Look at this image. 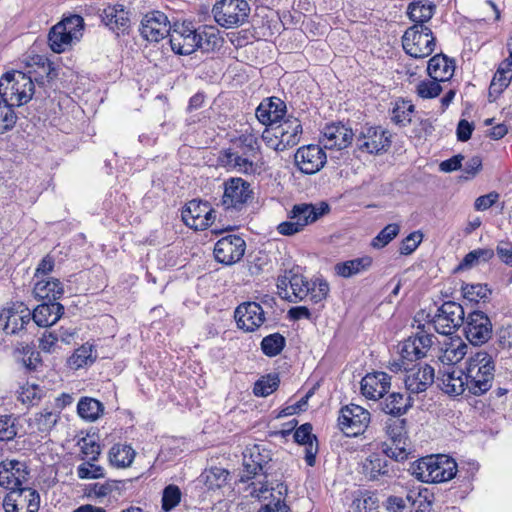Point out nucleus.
Returning a JSON list of instances; mask_svg holds the SVG:
<instances>
[{
  "label": "nucleus",
  "mask_w": 512,
  "mask_h": 512,
  "mask_svg": "<svg viewBox=\"0 0 512 512\" xmlns=\"http://www.w3.org/2000/svg\"><path fill=\"white\" fill-rule=\"evenodd\" d=\"M457 472L456 462L444 455L421 458L412 466V474L426 483L451 480Z\"/></svg>",
  "instance_id": "20e7f679"
},
{
  "label": "nucleus",
  "mask_w": 512,
  "mask_h": 512,
  "mask_svg": "<svg viewBox=\"0 0 512 512\" xmlns=\"http://www.w3.org/2000/svg\"><path fill=\"white\" fill-rule=\"evenodd\" d=\"M35 85L30 76L17 70L6 72L0 78V98L3 103L21 106L34 94Z\"/></svg>",
  "instance_id": "7ed1b4c3"
},
{
  "label": "nucleus",
  "mask_w": 512,
  "mask_h": 512,
  "mask_svg": "<svg viewBox=\"0 0 512 512\" xmlns=\"http://www.w3.org/2000/svg\"><path fill=\"white\" fill-rule=\"evenodd\" d=\"M234 317L239 329L245 332H254L265 322V312L262 306L256 302H244L234 312Z\"/></svg>",
  "instance_id": "412c9836"
},
{
  "label": "nucleus",
  "mask_w": 512,
  "mask_h": 512,
  "mask_svg": "<svg viewBox=\"0 0 512 512\" xmlns=\"http://www.w3.org/2000/svg\"><path fill=\"white\" fill-rule=\"evenodd\" d=\"M388 441L380 444V450L390 459L396 462L407 460L410 454L408 450V438L405 419H394L386 427Z\"/></svg>",
  "instance_id": "6e6552de"
},
{
  "label": "nucleus",
  "mask_w": 512,
  "mask_h": 512,
  "mask_svg": "<svg viewBox=\"0 0 512 512\" xmlns=\"http://www.w3.org/2000/svg\"><path fill=\"white\" fill-rule=\"evenodd\" d=\"M463 307L454 301L444 302L437 310L431 322L437 333L449 336L464 324Z\"/></svg>",
  "instance_id": "9b49d317"
},
{
  "label": "nucleus",
  "mask_w": 512,
  "mask_h": 512,
  "mask_svg": "<svg viewBox=\"0 0 512 512\" xmlns=\"http://www.w3.org/2000/svg\"><path fill=\"white\" fill-rule=\"evenodd\" d=\"M75 41L66 32L65 25L59 22L49 31L48 43L51 50L55 53H62L68 49Z\"/></svg>",
  "instance_id": "f704fd0d"
},
{
  "label": "nucleus",
  "mask_w": 512,
  "mask_h": 512,
  "mask_svg": "<svg viewBox=\"0 0 512 512\" xmlns=\"http://www.w3.org/2000/svg\"><path fill=\"white\" fill-rule=\"evenodd\" d=\"M391 386V377L385 372L369 373L361 380L362 394L372 400L384 397Z\"/></svg>",
  "instance_id": "393cba45"
},
{
  "label": "nucleus",
  "mask_w": 512,
  "mask_h": 512,
  "mask_svg": "<svg viewBox=\"0 0 512 512\" xmlns=\"http://www.w3.org/2000/svg\"><path fill=\"white\" fill-rule=\"evenodd\" d=\"M294 160L302 173L315 174L324 167L327 156L319 145L310 144L298 148Z\"/></svg>",
  "instance_id": "a211bd4d"
},
{
  "label": "nucleus",
  "mask_w": 512,
  "mask_h": 512,
  "mask_svg": "<svg viewBox=\"0 0 512 512\" xmlns=\"http://www.w3.org/2000/svg\"><path fill=\"white\" fill-rule=\"evenodd\" d=\"M197 49L210 51L219 46L221 37L219 30L213 26H202L196 29Z\"/></svg>",
  "instance_id": "e433bc0d"
},
{
  "label": "nucleus",
  "mask_w": 512,
  "mask_h": 512,
  "mask_svg": "<svg viewBox=\"0 0 512 512\" xmlns=\"http://www.w3.org/2000/svg\"><path fill=\"white\" fill-rule=\"evenodd\" d=\"M103 404L90 397H82L77 405V411L81 418L88 421L97 420L103 413Z\"/></svg>",
  "instance_id": "58836bf2"
},
{
  "label": "nucleus",
  "mask_w": 512,
  "mask_h": 512,
  "mask_svg": "<svg viewBox=\"0 0 512 512\" xmlns=\"http://www.w3.org/2000/svg\"><path fill=\"white\" fill-rule=\"evenodd\" d=\"M390 135L380 127H365L357 138V147L368 153H380L390 146Z\"/></svg>",
  "instance_id": "4be33fe9"
},
{
  "label": "nucleus",
  "mask_w": 512,
  "mask_h": 512,
  "mask_svg": "<svg viewBox=\"0 0 512 512\" xmlns=\"http://www.w3.org/2000/svg\"><path fill=\"white\" fill-rule=\"evenodd\" d=\"M0 320H5V324L3 325V331L8 335L16 334L23 329L19 325L21 317L18 308L3 309L0 314Z\"/></svg>",
  "instance_id": "a18cd8bd"
},
{
  "label": "nucleus",
  "mask_w": 512,
  "mask_h": 512,
  "mask_svg": "<svg viewBox=\"0 0 512 512\" xmlns=\"http://www.w3.org/2000/svg\"><path fill=\"white\" fill-rule=\"evenodd\" d=\"M286 345L285 337L280 333H273L261 341V350L268 357L279 355Z\"/></svg>",
  "instance_id": "c03bdc74"
},
{
  "label": "nucleus",
  "mask_w": 512,
  "mask_h": 512,
  "mask_svg": "<svg viewBox=\"0 0 512 512\" xmlns=\"http://www.w3.org/2000/svg\"><path fill=\"white\" fill-rule=\"evenodd\" d=\"M370 413L359 405L350 404L340 410L338 425L347 436H357L365 431Z\"/></svg>",
  "instance_id": "ddd939ff"
},
{
  "label": "nucleus",
  "mask_w": 512,
  "mask_h": 512,
  "mask_svg": "<svg viewBox=\"0 0 512 512\" xmlns=\"http://www.w3.org/2000/svg\"><path fill=\"white\" fill-rule=\"evenodd\" d=\"M171 49L179 55H190L197 50L196 29L191 22L174 24L169 33Z\"/></svg>",
  "instance_id": "dca6fc26"
},
{
  "label": "nucleus",
  "mask_w": 512,
  "mask_h": 512,
  "mask_svg": "<svg viewBox=\"0 0 512 512\" xmlns=\"http://www.w3.org/2000/svg\"><path fill=\"white\" fill-rule=\"evenodd\" d=\"M65 25L66 32L74 41H79L84 28V20L79 15H71L59 22Z\"/></svg>",
  "instance_id": "bf43d9fd"
},
{
  "label": "nucleus",
  "mask_w": 512,
  "mask_h": 512,
  "mask_svg": "<svg viewBox=\"0 0 512 512\" xmlns=\"http://www.w3.org/2000/svg\"><path fill=\"white\" fill-rule=\"evenodd\" d=\"M433 494L428 489H419L418 498L414 501L412 511L427 512L432 505Z\"/></svg>",
  "instance_id": "69168bd1"
},
{
  "label": "nucleus",
  "mask_w": 512,
  "mask_h": 512,
  "mask_svg": "<svg viewBox=\"0 0 512 512\" xmlns=\"http://www.w3.org/2000/svg\"><path fill=\"white\" fill-rule=\"evenodd\" d=\"M462 292L464 298L474 302L486 301L491 294V290L483 284H466L462 286Z\"/></svg>",
  "instance_id": "8fccbe9b"
},
{
  "label": "nucleus",
  "mask_w": 512,
  "mask_h": 512,
  "mask_svg": "<svg viewBox=\"0 0 512 512\" xmlns=\"http://www.w3.org/2000/svg\"><path fill=\"white\" fill-rule=\"evenodd\" d=\"M372 258L363 256L348 261L337 263L334 266L335 273L343 278H350L364 271H367L372 266Z\"/></svg>",
  "instance_id": "72a5a7b5"
},
{
  "label": "nucleus",
  "mask_w": 512,
  "mask_h": 512,
  "mask_svg": "<svg viewBox=\"0 0 512 512\" xmlns=\"http://www.w3.org/2000/svg\"><path fill=\"white\" fill-rule=\"evenodd\" d=\"M41 389L36 385H27L22 387L18 399L23 404L34 405L41 399Z\"/></svg>",
  "instance_id": "0e129e2a"
},
{
  "label": "nucleus",
  "mask_w": 512,
  "mask_h": 512,
  "mask_svg": "<svg viewBox=\"0 0 512 512\" xmlns=\"http://www.w3.org/2000/svg\"><path fill=\"white\" fill-rule=\"evenodd\" d=\"M400 231V226L396 223H391L385 226L378 235L372 240L374 248H383L389 244Z\"/></svg>",
  "instance_id": "603ef678"
},
{
  "label": "nucleus",
  "mask_w": 512,
  "mask_h": 512,
  "mask_svg": "<svg viewBox=\"0 0 512 512\" xmlns=\"http://www.w3.org/2000/svg\"><path fill=\"white\" fill-rule=\"evenodd\" d=\"M58 421V414L44 409L43 411L35 414L33 423L37 430L42 433H47L52 430Z\"/></svg>",
  "instance_id": "09e8293b"
},
{
  "label": "nucleus",
  "mask_w": 512,
  "mask_h": 512,
  "mask_svg": "<svg viewBox=\"0 0 512 512\" xmlns=\"http://www.w3.org/2000/svg\"><path fill=\"white\" fill-rule=\"evenodd\" d=\"M329 211L330 207L325 202L295 204L287 214L288 220L280 223L277 231L284 236H293L302 232L306 226L318 221Z\"/></svg>",
  "instance_id": "f03ea898"
},
{
  "label": "nucleus",
  "mask_w": 512,
  "mask_h": 512,
  "mask_svg": "<svg viewBox=\"0 0 512 512\" xmlns=\"http://www.w3.org/2000/svg\"><path fill=\"white\" fill-rule=\"evenodd\" d=\"M434 9L431 3L417 1L409 4L407 14L415 24L425 25L433 17Z\"/></svg>",
  "instance_id": "4c0bfd02"
},
{
  "label": "nucleus",
  "mask_w": 512,
  "mask_h": 512,
  "mask_svg": "<svg viewBox=\"0 0 512 512\" xmlns=\"http://www.w3.org/2000/svg\"><path fill=\"white\" fill-rule=\"evenodd\" d=\"M495 373V362L488 352L479 351L469 357L465 367V384L468 392L480 396L492 387Z\"/></svg>",
  "instance_id": "f257e3e1"
},
{
  "label": "nucleus",
  "mask_w": 512,
  "mask_h": 512,
  "mask_svg": "<svg viewBox=\"0 0 512 512\" xmlns=\"http://www.w3.org/2000/svg\"><path fill=\"white\" fill-rule=\"evenodd\" d=\"M303 133L301 122L293 116L284 117L263 134V139L276 151H284L300 142Z\"/></svg>",
  "instance_id": "423d86ee"
},
{
  "label": "nucleus",
  "mask_w": 512,
  "mask_h": 512,
  "mask_svg": "<svg viewBox=\"0 0 512 512\" xmlns=\"http://www.w3.org/2000/svg\"><path fill=\"white\" fill-rule=\"evenodd\" d=\"M440 81L436 80H424L417 84L416 93L423 99H432L437 97L442 92V87L439 84Z\"/></svg>",
  "instance_id": "4d7b16f0"
},
{
  "label": "nucleus",
  "mask_w": 512,
  "mask_h": 512,
  "mask_svg": "<svg viewBox=\"0 0 512 512\" xmlns=\"http://www.w3.org/2000/svg\"><path fill=\"white\" fill-rule=\"evenodd\" d=\"M438 379L441 390L450 396H459L468 391V385L465 384V370L450 367L444 370Z\"/></svg>",
  "instance_id": "c85d7f7f"
},
{
  "label": "nucleus",
  "mask_w": 512,
  "mask_h": 512,
  "mask_svg": "<svg viewBox=\"0 0 512 512\" xmlns=\"http://www.w3.org/2000/svg\"><path fill=\"white\" fill-rule=\"evenodd\" d=\"M227 159L228 163L233 165L239 172L254 174L257 170V165L253 162L252 157L250 156L229 152L227 154Z\"/></svg>",
  "instance_id": "de8ad7c7"
},
{
  "label": "nucleus",
  "mask_w": 512,
  "mask_h": 512,
  "mask_svg": "<svg viewBox=\"0 0 512 512\" xmlns=\"http://www.w3.org/2000/svg\"><path fill=\"white\" fill-rule=\"evenodd\" d=\"M239 142L244 155L256 158L260 146L258 139L254 135L244 134L239 137Z\"/></svg>",
  "instance_id": "e2e57ef3"
},
{
  "label": "nucleus",
  "mask_w": 512,
  "mask_h": 512,
  "mask_svg": "<svg viewBox=\"0 0 512 512\" xmlns=\"http://www.w3.org/2000/svg\"><path fill=\"white\" fill-rule=\"evenodd\" d=\"M414 111V106L409 102L402 101L397 103L392 111V121L398 125L406 126L411 122V114Z\"/></svg>",
  "instance_id": "5fc2aeb1"
},
{
  "label": "nucleus",
  "mask_w": 512,
  "mask_h": 512,
  "mask_svg": "<svg viewBox=\"0 0 512 512\" xmlns=\"http://www.w3.org/2000/svg\"><path fill=\"white\" fill-rule=\"evenodd\" d=\"M100 17L102 22L112 30H124L128 27V12L123 5H107L102 9Z\"/></svg>",
  "instance_id": "2f4dec72"
},
{
  "label": "nucleus",
  "mask_w": 512,
  "mask_h": 512,
  "mask_svg": "<svg viewBox=\"0 0 512 512\" xmlns=\"http://www.w3.org/2000/svg\"><path fill=\"white\" fill-rule=\"evenodd\" d=\"M436 38L432 30L422 24L409 27L402 36L404 51L413 58H425L435 49Z\"/></svg>",
  "instance_id": "0eeeda50"
},
{
  "label": "nucleus",
  "mask_w": 512,
  "mask_h": 512,
  "mask_svg": "<svg viewBox=\"0 0 512 512\" xmlns=\"http://www.w3.org/2000/svg\"><path fill=\"white\" fill-rule=\"evenodd\" d=\"M467 348V344L459 336L449 337L440 344L437 357L444 365L451 366L465 357Z\"/></svg>",
  "instance_id": "cd10ccee"
},
{
  "label": "nucleus",
  "mask_w": 512,
  "mask_h": 512,
  "mask_svg": "<svg viewBox=\"0 0 512 512\" xmlns=\"http://www.w3.org/2000/svg\"><path fill=\"white\" fill-rule=\"evenodd\" d=\"M27 465L18 460H6L0 463V486L8 490L21 488L27 481Z\"/></svg>",
  "instance_id": "5701e85b"
},
{
  "label": "nucleus",
  "mask_w": 512,
  "mask_h": 512,
  "mask_svg": "<svg viewBox=\"0 0 512 512\" xmlns=\"http://www.w3.org/2000/svg\"><path fill=\"white\" fill-rule=\"evenodd\" d=\"M96 359V354L93 353V346L84 344L72 354L68 359L70 367L74 369L82 368L86 365L92 364Z\"/></svg>",
  "instance_id": "37998d69"
},
{
  "label": "nucleus",
  "mask_w": 512,
  "mask_h": 512,
  "mask_svg": "<svg viewBox=\"0 0 512 512\" xmlns=\"http://www.w3.org/2000/svg\"><path fill=\"white\" fill-rule=\"evenodd\" d=\"M405 372L404 384L410 394L425 392L434 382L435 371L429 364H413L402 367Z\"/></svg>",
  "instance_id": "4468645a"
},
{
  "label": "nucleus",
  "mask_w": 512,
  "mask_h": 512,
  "mask_svg": "<svg viewBox=\"0 0 512 512\" xmlns=\"http://www.w3.org/2000/svg\"><path fill=\"white\" fill-rule=\"evenodd\" d=\"M81 447L82 459L96 461L101 453L100 445L90 436L81 438L78 442Z\"/></svg>",
  "instance_id": "6e6d98bb"
},
{
  "label": "nucleus",
  "mask_w": 512,
  "mask_h": 512,
  "mask_svg": "<svg viewBox=\"0 0 512 512\" xmlns=\"http://www.w3.org/2000/svg\"><path fill=\"white\" fill-rule=\"evenodd\" d=\"M329 292V285L326 281L320 280L318 283L314 282L313 286L310 285V300L315 303H321L326 299Z\"/></svg>",
  "instance_id": "774afa93"
},
{
  "label": "nucleus",
  "mask_w": 512,
  "mask_h": 512,
  "mask_svg": "<svg viewBox=\"0 0 512 512\" xmlns=\"http://www.w3.org/2000/svg\"><path fill=\"white\" fill-rule=\"evenodd\" d=\"M249 13L250 6L246 0H219L212 8L217 24L227 29L243 25Z\"/></svg>",
  "instance_id": "1a4fd4ad"
},
{
  "label": "nucleus",
  "mask_w": 512,
  "mask_h": 512,
  "mask_svg": "<svg viewBox=\"0 0 512 512\" xmlns=\"http://www.w3.org/2000/svg\"><path fill=\"white\" fill-rule=\"evenodd\" d=\"M294 440L300 445L317 442L316 436L312 434V425L305 423L298 427L294 432Z\"/></svg>",
  "instance_id": "338daca9"
},
{
  "label": "nucleus",
  "mask_w": 512,
  "mask_h": 512,
  "mask_svg": "<svg viewBox=\"0 0 512 512\" xmlns=\"http://www.w3.org/2000/svg\"><path fill=\"white\" fill-rule=\"evenodd\" d=\"M253 198V191L249 182L242 178H230L224 182V192L217 204L226 212H239Z\"/></svg>",
  "instance_id": "9d476101"
},
{
  "label": "nucleus",
  "mask_w": 512,
  "mask_h": 512,
  "mask_svg": "<svg viewBox=\"0 0 512 512\" xmlns=\"http://www.w3.org/2000/svg\"><path fill=\"white\" fill-rule=\"evenodd\" d=\"M171 26L167 16L161 11H150L141 21L140 33L143 38L151 42H158L169 36Z\"/></svg>",
  "instance_id": "aec40b11"
},
{
  "label": "nucleus",
  "mask_w": 512,
  "mask_h": 512,
  "mask_svg": "<svg viewBox=\"0 0 512 512\" xmlns=\"http://www.w3.org/2000/svg\"><path fill=\"white\" fill-rule=\"evenodd\" d=\"M280 380L277 374H268L261 377L254 385L253 393L259 397H266L273 393L279 386Z\"/></svg>",
  "instance_id": "49530a36"
},
{
  "label": "nucleus",
  "mask_w": 512,
  "mask_h": 512,
  "mask_svg": "<svg viewBox=\"0 0 512 512\" xmlns=\"http://www.w3.org/2000/svg\"><path fill=\"white\" fill-rule=\"evenodd\" d=\"M455 62L443 53L436 54L428 61L427 72L431 79L445 82L452 78Z\"/></svg>",
  "instance_id": "c756f323"
},
{
  "label": "nucleus",
  "mask_w": 512,
  "mask_h": 512,
  "mask_svg": "<svg viewBox=\"0 0 512 512\" xmlns=\"http://www.w3.org/2000/svg\"><path fill=\"white\" fill-rule=\"evenodd\" d=\"M135 457V451L128 445H114L109 451L110 463L116 467H128Z\"/></svg>",
  "instance_id": "a19ab883"
},
{
  "label": "nucleus",
  "mask_w": 512,
  "mask_h": 512,
  "mask_svg": "<svg viewBox=\"0 0 512 512\" xmlns=\"http://www.w3.org/2000/svg\"><path fill=\"white\" fill-rule=\"evenodd\" d=\"M310 283L301 275L293 274L291 282V293L280 292V297L289 302H297L308 296L310 291Z\"/></svg>",
  "instance_id": "ea45409f"
},
{
  "label": "nucleus",
  "mask_w": 512,
  "mask_h": 512,
  "mask_svg": "<svg viewBox=\"0 0 512 512\" xmlns=\"http://www.w3.org/2000/svg\"><path fill=\"white\" fill-rule=\"evenodd\" d=\"M423 239L421 231H414L404 238L400 244L399 252L402 255H409L413 253Z\"/></svg>",
  "instance_id": "680f3d73"
},
{
  "label": "nucleus",
  "mask_w": 512,
  "mask_h": 512,
  "mask_svg": "<svg viewBox=\"0 0 512 512\" xmlns=\"http://www.w3.org/2000/svg\"><path fill=\"white\" fill-rule=\"evenodd\" d=\"M17 419L12 415L0 416V440L10 441L17 436Z\"/></svg>",
  "instance_id": "13d9d810"
},
{
  "label": "nucleus",
  "mask_w": 512,
  "mask_h": 512,
  "mask_svg": "<svg viewBox=\"0 0 512 512\" xmlns=\"http://www.w3.org/2000/svg\"><path fill=\"white\" fill-rule=\"evenodd\" d=\"M434 338L435 336L429 333L424 324H419L417 331L398 345L400 358L391 363L390 369L393 372H398L413 361L424 358L431 348Z\"/></svg>",
  "instance_id": "39448f33"
},
{
  "label": "nucleus",
  "mask_w": 512,
  "mask_h": 512,
  "mask_svg": "<svg viewBox=\"0 0 512 512\" xmlns=\"http://www.w3.org/2000/svg\"><path fill=\"white\" fill-rule=\"evenodd\" d=\"M64 307L58 302H47L38 305L32 313L34 322L40 327L55 324L63 315Z\"/></svg>",
  "instance_id": "7c9ffc66"
},
{
  "label": "nucleus",
  "mask_w": 512,
  "mask_h": 512,
  "mask_svg": "<svg viewBox=\"0 0 512 512\" xmlns=\"http://www.w3.org/2000/svg\"><path fill=\"white\" fill-rule=\"evenodd\" d=\"M3 508L5 512H38L40 495L29 487L12 489L3 500Z\"/></svg>",
  "instance_id": "f8f14e48"
},
{
  "label": "nucleus",
  "mask_w": 512,
  "mask_h": 512,
  "mask_svg": "<svg viewBox=\"0 0 512 512\" xmlns=\"http://www.w3.org/2000/svg\"><path fill=\"white\" fill-rule=\"evenodd\" d=\"M181 490L178 486L170 484L163 490L162 509L169 512L174 509L181 500Z\"/></svg>",
  "instance_id": "864d4df0"
},
{
  "label": "nucleus",
  "mask_w": 512,
  "mask_h": 512,
  "mask_svg": "<svg viewBox=\"0 0 512 512\" xmlns=\"http://www.w3.org/2000/svg\"><path fill=\"white\" fill-rule=\"evenodd\" d=\"M286 114V104L280 98L264 99L256 109L255 115L260 123L272 128L280 122Z\"/></svg>",
  "instance_id": "b1692460"
},
{
  "label": "nucleus",
  "mask_w": 512,
  "mask_h": 512,
  "mask_svg": "<svg viewBox=\"0 0 512 512\" xmlns=\"http://www.w3.org/2000/svg\"><path fill=\"white\" fill-rule=\"evenodd\" d=\"M322 143L326 149H344L351 144L353 132L341 123H332L323 128Z\"/></svg>",
  "instance_id": "a878e982"
},
{
  "label": "nucleus",
  "mask_w": 512,
  "mask_h": 512,
  "mask_svg": "<svg viewBox=\"0 0 512 512\" xmlns=\"http://www.w3.org/2000/svg\"><path fill=\"white\" fill-rule=\"evenodd\" d=\"M464 332L471 344L481 345L491 338L492 323L484 312L473 311L467 317Z\"/></svg>",
  "instance_id": "f3484780"
},
{
  "label": "nucleus",
  "mask_w": 512,
  "mask_h": 512,
  "mask_svg": "<svg viewBox=\"0 0 512 512\" xmlns=\"http://www.w3.org/2000/svg\"><path fill=\"white\" fill-rule=\"evenodd\" d=\"M494 257V250L491 248H478L465 255L457 270L470 269L481 263H486Z\"/></svg>",
  "instance_id": "79ce46f5"
},
{
  "label": "nucleus",
  "mask_w": 512,
  "mask_h": 512,
  "mask_svg": "<svg viewBox=\"0 0 512 512\" xmlns=\"http://www.w3.org/2000/svg\"><path fill=\"white\" fill-rule=\"evenodd\" d=\"M245 249L246 243L240 236L227 235L216 242L214 256L218 262L231 265L242 259Z\"/></svg>",
  "instance_id": "6ab92c4d"
},
{
  "label": "nucleus",
  "mask_w": 512,
  "mask_h": 512,
  "mask_svg": "<svg viewBox=\"0 0 512 512\" xmlns=\"http://www.w3.org/2000/svg\"><path fill=\"white\" fill-rule=\"evenodd\" d=\"M87 460L77 468V475L80 479H98L104 477V468Z\"/></svg>",
  "instance_id": "052dcab7"
},
{
  "label": "nucleus",
  "mask_w": 512,
  "mask_h": 512,
  "mask_svg": "<svg viewBox=\"0 0 512 512\" xmlns=\"http://www.w3.org/2000/svg\"><path fill=\"white\" fill-rule=\"evenodd\" d=\"M412 405L413 399L410 395L405 397L402 393L393 392L383 399L381 409L387 414L401 416L405 414Z\"/></svg>",
  "instance_id": "473e14b6"
},
{
  "label": "nucleus",
  "mask_w": 512,
  "mask_h": 512,
  "mask_svg": "<svg viewBox=\"0 0 512 512\" xmlns=\"http://www.w3.org/2000/svg\"><path fill=\"white\" fill-rule=\"evenodd\" d=\"M64 292L63 285L58 279L48 281H38L33 289V293L37 298L47 299L48 302H56Z\"/></svg>",
  "instance_id": "c9c22d12"
},
{
  "label": "nucleus",
  "mask_w": 512,
  "mask_h": 512,
  "mask_svg": "<svg viewBox=\"0 0 512 512\" xmlns=\"http://www.w3.org/2000/svg\"><path fill=\"white\" fill-rule=\"evenodd\" d=\"M214 213V209L207 201L193 199L185 205L181 216L188 227L194 230H204L213 223Z\"/></svg>",
  "instance_id": "2eb2a0df"
},
{
  "label": "nucleus",
  "mask_w": 512,
  "mask_h": 512,
  "mask_svg": "<svg viewBox=\"0 0 512 512\" xmlns=\"http://www.w3.org/2000/svg\"><path fill=\"white\" fill-rule=\"evenodd\" d=\"M389 458L382 451L371 453L363 462V473L369 480H377L380 476L392 477L393 466L387 460Z\"/></svg>",
  "instance_id": "bb28decb"
},
{
  "label": "nucleus",
  "mask_w": 512,
  "mask_h": 512,
  "mask_svg": "<svg viewBox=\"0 0 512 512\" xmlns=\"http://www.w3.org/2000/svg\"><path fill=\"white\" fill-rule=\"evenodd\" d=\"M13 107L0 101V134L11 130L16 124L17 116Z\"/></svg>",
  "instance_id": "3c124183"
}]
</instances>
